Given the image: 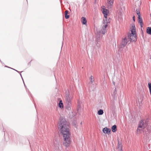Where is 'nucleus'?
Instances as JSON below:
<instances>
[{
    "mask_svg": "<svg viewBox=\"0 0 151 151\" xmlns=\"http://www.w3.org/2000/svg\"><path fill=\"white\" fill-rule=\"evenodd\" d=\"M5 67H7L9 68V67H8V66H5Z\"/></svg>",
    "mask_w": 151,
    "mask_h": 151,
    "instance_id": "72a5a7b5",
    "label": "nucleus"
},
{
    "mask_svg": "<svg viewBox=\"0 0 151 151\" xmlns=\"http://www.w3.org/2000/svg\"><path fill=\"white\" fill-rule=\"evenodd\" d=\"M136 11H137V15L138 16V17L140 16V12H139V11H138L137 10V9Z\"/></svg>",
    "mask_w": 151,
    "mask_h": 151,
    "instance_id": "4be33fe9",
    "label": "nucleus"
},
{
    "mask_svg": "<svg viewBox=\"0 0 151 151\" xmlns=\"http://www.w3.org/2000/svg\"><path fill=\"white\" fill-rule=\"evenodd\" d=\"M75 127H77V125H75Z\"/></svg>",
    "mask_w": 151,
    "mask_h": 151,
    "instance_id": "473e14b6",
    "label": "nucleus"
},
{
    "mask_svg": "<svg viewBox=\"0 0 151 151\" xmlns=\"http://www.w3.org/2000/svg\"><path fill=\"white\" fill-rule=\"evenodd\" d=\"M95 89V87L93 85H92L89 88V90L90 91H94Z\"/></svg>",
    "mask_w": 151,
    "mask_h": 151,
    "instance_id": "a211bd4d",
    "label": "nucleus"
},
{
    "mask_svg": "<svg viewBox=\"0 0 151 151\" xmlns=\"http://www.w3.org/2000/svg\"><path fill=\"white\" fill-rule=\"evenodd\" d=\"M72 99V96L69 93H68L66 94V109L68 110H70L71 109L70 107L71 105Z\"/></svg>",
    "mask_w": 151,
    "mask_h": 151,
    "instance_id": "20e7f679",
    "label": "nucleus"
},
{
    "mask_svg": "<svg viewBox=\"0 0 151 151\" xmlns=\"http://www.w3.org/2000/svg\"><path fill=\"white\" fill-rule=\"evenodd\" d=\"M112 131L113 132H114L117 130L116 126L115 125H114L111 128Z\"/></svg>",
    "mask_w": 151,
    "mask_h": 151,
    "instance_id": "ddd939ff",
    "label": "nucleus"
},
{
    "mask_svg": "<svg viewBox=\"0 0 151 151\" xmlns=\"http://www.w3.org/2000/svg\"><path fill=\"white\" fill-rule=\"evenodd\" d=\"M106 32V29H104V28L102 27L101 29V31L99 32V33L104 34Z\"/></svg>",
    "mask_w": 151,
    "mask_h": 151,
    "instance_id": "f8f14e48",
    "label": "nucleus"
},
{
    "mask_svg": "<svg viewBox=\"0 0 151 151\" xmlns=\"http://www.w3.org/2000/svg\"><path fill=\"white\" fill-rule=\"evenodd\" d=\"M149 119L141 120L139 122L137 129V133H139L143 130V134L146 138H149L151 133V124L149 123Z\"/></svg>",
    "mask_w": 151,
    "mask_h": 151,
    "instance_id": "f03ea898",
    "label": "nucleus"
},
{
    "mask_svg": "<svg viewBox=\"0 0 151 151\" xmlns=\"http://www.w3.org/2000/svg\"><path fill=\"white\" fill-rule=\"evenodd\" d=\"M120 151H123V150H122V149H121Z\"/></svg>",
    "mask_w": 151,
    "mask_h": 151,
    "instance_id": "2f4dec72",
    "label": "nucleus"
},
{
    "mask_svg": "<svg viewBox=\"0 0 151 151\" xmlns=\"http://www.w3.org/2000/svg\"><path fill=\"white\" fill-rule=\"evenodd\" d=\"M98 114L99 115H101L104 113V111L103 110L100 109L98 111Z\"/></svg>",
    "mask_w": 151,
    "mask_h": 151,
    "instance_id": "6ab92c4d",
    "label": "nucleus"
},
{
    "mask_svg": "<svg viewBox=\"0 0 151 151\" xmlns=\"http://www.w3.org/2000/svg\"><path fill=\"white\" fill-rule=\"evenodd\" d=\"M68 10H66L65 11V17L66 19H68L69 17V15H68Z\"/></svg>",
    "mask_w": 151,
    "mask_h": 151,
    "instance_id": "4468645a",
    "label": "nucleus"
},
{
    "mask_svg": "<svg viewBox=\"0 0 151 151\" xmlns=\"http://www.w3.org/2000/svg\"><path fill=\"white\" fill-rule=\"evenodd\" d=\"M58 106L60 108H63V105L62 100H60V101L59 103L58 104Z\"/></svg>",
    "mask_w": 151,
    "mask_h": 151,
    "instance_id": "f3484780",
    "label": "nucleus"
},
{
    "mask_svg": "<svg viewBox=\"0 0 151 151\" xmlns=\"http://www.w3.org/2000/svg\"><path fill=\"white\" fill-rule=\"evenodd\" d=\"M113 83L115 85V82H113Z\"/></svg>",
    "mask_w": 151,
    "mask_h": 151,
    "instance_id": "c756f323",
    "label": "nucleus"
},
{
    "mask_svg": "<svg viewBox=\"0 0 151 151\" xmlns=\"http://www.w3.org/2000/svg\"><path fill=\"white\" fill-rule=\"evenodd\" d=\"M103 131L104 133L109 134L111 132V129L107 127H105L103 129Z\"/></svg>",
    "mask_w": 151,
    "mask_h": 151,
    "instance_id": "6e6552de",
    "label": "nucleus"
},
{
    "mask_svg": "<svg viewBox=\"0 0 151 151\" xmlns=\"http://www.w3.org/2000/svg\"><path fill=\"white\" fill-rule=\"evenodd\" d=\"M11 68L13 69L14 70H15L17 72L19 73H21V72H22V71H21V72H20L19 71H17V70H15V69H13L12 68Z\"/></svg>",
    "mask_w": 151,
    "mask_h": 151,
    "instance_id": "a878e982",
    "label": "nucleus"
},
{
    "mask_svg": "<svg viewBox=\"0 0 151 151\" xmlns=\"http://www.w3.org/2000/svg\"><path fill=\"white\" fill-rule=\"evenodd\" d=\"M133 29L131 30V33L130 34L128 35L127 37L128 38L130 42H135L137 40V37L136 34V32L135 31H134V30H135V27L134 25V26H132Z\"/></svg>",
    "mask_w": 151,
    "mask_h": 151,
    "instance_id": "7ed1b4c3",
    "label": "nucleus"
},
{
    "mask_svg": "<svg viewBox=\"0 0 151 151\" xmlns=\"http://www.w3.org/2000/svg\"><path fill=\"white\" fill-rule=\"evenodd\" d=\"M109 12V10L106 9H104L102 12L103 14L105 19H106L107 17L108 14V13Z\"/></svg>",
    "mask_w": 151,
    "mask_h": 151,
    "instance_id": "1a4fd4ad",
    "label": "nucleus"
},
{
    "mask_svg": "<svg viewBox=\"0 0 151 151\" xmlns=\"http://www.w3.org/2000/svg\"><path fill=\"white\" fill-rule=\"evenodd\" d=\"M135 17L134 16L133 17H132V19H133V20L134 21V22H135Z\"/></svg>",
    "mask_w": 151,
    "mask_h": 151,
    "instance_id": "b1692460",
    "label": "nucleus"
},
{
    "mask_svg": "<svg viewBox=\"0 0 151 151\" xmlns=\"http://www.w3.org/2000/svg\"><path fill=\"white\" fill-rule=\"evenodd\" d=\"M81 22L83 24H86L87 23V20L86 18L84 17H82L81 18Z\"/></svg>",
    "mask_w": 151,
    "mask_h": 151,
    "instance_id": "9d476101",
    "label": "nucleus"
},
{
    "mask_svg": "<svg viewBox=\"0 0 151 151\" xmlns=\"http://www.w3.org/2000/svg\"><path fill=\"white\" fill-rule=\"evenodd\" d=\"M148 86L150 90V92L151 95V83H148Z\"/></svg>",
    "mask_w": 151,
    "mask_h": 151,
    "instance_id": "aec40b11",
    "label": "nucleus"
},
{
    "mask_svg": "<svg viewBox=\"0 0 151 151\" xmlns=\"http://www.w3.org/2000/svg\"><path fill=\"white\" fill-rule=\"evenodd\" d=\"M104 21L105 23H106V24L104 25L102 27L104 28V29H106L108 26L107 24L108 23H109V22L108 21H107L106 19H104Z\"/></svg>",
    "mask_w": 151,
    "mask_h": 151,
    "instance_id": "9b49d317",
    "label": "nucleus"
},
{
    "mask_svg": "<svg viewBox=\"0 0 151 151\" xmlns=\"http://www.w3.org/2000/svg\"><path fill=\"white\" fill-rule=\"evenodd\" d=\"M96 46L98 47H100L101 42V37L100 35H98L97 34L96 36Z\"/></svg>",
    "mask_w": 151,
    "mask_h": 151,
    "instance_id": "423d86ee",
    "label": "nucleus"
},
{
    "mask_svg": "<svg viewBox=\"0 0 151 151\" xmlns=\"http://www.w3.org/2000/svg\"><path fill=\"white\" fill-rule=\"evenodd\" d=\"M138 22L140 24L141 27L142 28L144 25L142 17L141 16L138 17Z\"/></svg>",
    "mask_w": 151,
    "mask_h": 151,
    "instance_id": "0eeeda50",
    "label": "nucleus"
},
{
    "mask_svg": "<svg viewBox=\"0 0 151 151\" xmlns=\"http://www.w3.org/2000/svg\"><path fill=\"white\" fill-rule=\"evenodd\" d=\"M11 68L13 69L14 70H15L17 72L19 73H21V72H22V71H21V72H20L19 71H17V70H15V69H13L12 68Z\"/></svg>",
    "mask_w": 151,
    "mask_h": 151,
    "instance_id": "393cba45",
    "label": "nucleus"
},
{
    "mask_svg": "<svg viewBox=\"0 0 151 151\" xmlns=\"http://www.w3.org/2000/svg\"><path fill=\"white\" fill-rule=\"evenodd\" d=\"M118 148L119 149V150H121L122 149V145L120 144H119V143H118Z\"/></svg>",
    "mask_w": 151,
    "mask_h": 151,
    "instance_id": "5701e85b",
    "label": "nucleus"
},
{
    "mask_svg": "<svg viewBox=\"0 0 151 151\" xmlns=\"http://www.w3.org/2000/svg\"><path fill=\"white\" fill-rule=\"evenodd\" d=\"M90 82H89V84H90L91 85V84L94 82V80L93 79L91 78V79H90Z\"/></svg>",
    "mask_w": 151,
    "mask_h": 151,
    "instance_id": "412c9836",
    "label": "nucleus"
},
{
    "mask_svg": "<svg viewBox=\"0 0 151 151\" xmlns=\"http://www.w3.org/2000/svg\"><path fill=\"white\" fill-rule=\"evenodd\" d=\"M58 124V128L60 129L61 132L64 139L63 145L66 147H68L70 145L71 142L70 133L69 129V126L63 117L60 118Z\"/></svg>",
    "mask_w": 151,
    "mask_h": 151,
    "instance_id": "f257e3e1",
    "label": "nucleus"
},
{
    "mask_svg": "<svg viewBox=\"0 0 151 151\" xmlns=\"http://www.w3.org/2000/svg\"><path fill=\"white\" fill-rule=\"evenodd\" d=\"M116 89H115V92H114V93H116Z\"/></svg>",
    "mask_w": 151,
    "mask_h": 151,
    "instance_id": "7c9ffc66",
    "label": "nucleus"
},
{
    "mask_svg": "<svg viewBox=\"0 0 151 151\" xmlns=\"http://www.w3.org/2000/svg\"><path fill=\"white\" fill-rule=\"evenodd\" d=\"M129 40L128 38H127V37H125L124 38H123L122 39V42L121 44L120 48H123L129 42Z\"/></svg>",
    "mask_w": 151,
    "mask_h": 151,
    "instance_id": "39448f33",
    "label": "nucleus"
},
{
    "mask_svg": "<svg viewBox=\"0 0 151 151\" xmlns=\"http://www.w3.org/2000/svg\"><path fill=\"white\" fill-rule=\"evenodd\" d=\"M147 32L148 34L151 35V27H147Z\"/></svg>",
    "mask_w": 151,
    "mask_h": 151,
    "instance_id": "dca6fc26",
    "label": "nucleus"
},
{
    "mask_svg": "<svg viewBox=\"0 0 151 151\" xmlns=\"http://www.w3.org/2000/svg\"><path fill=\"white\" fill-rule=\"evenodd\" d=\"M23 81V82H24V86H25L26 87V85H25V83H24V81Z\"/></svg>",
    "mask_w": 151,
    "mask_h": 151,
    "instance_id": "c85d7f7f",
    "label": "nucleus"
},
{
    "mask_svg": "<svg viewBox=\"0 0 151 151\" xmlns=\"http://www.w3.org/2000/svg\"><path fill=\"white\" fill-rule=\"evenodd\" d=\"M91 78H93V76H91V77L90 78V79H91Z\"/></svg>",
    "mask_w": 151,
    "mask_h": 151,
    "instance_id": "bb28decb",
    "label": "nucleus"
},
{
    "mask_svg": "<svg viewBox=\"0 0 151 151\" xmlns=\"http://www.w3.org/2000/svg\"><path fill=\"white\" fill-rule=\"evenodd\" d=\"M20 76H21V78H22V79L23 81V78H22V76L21 74V73H20Z\"/></svg>",
    "mask_w": 151,
    "mask_h": 151,
    "instance_id": "cd10ccee",
    "label": "nucleus"
},
{
    "mask_svg": "<svg viewBox=\"0 0 151 151\" xmlns=\"http://www.w3.org/2000/svg\"><path fill=\"white\" fill-rule=\"evenodd\" d=\"M114 1V0H108V3L110 5V7L113 5Z\"/></svg>",
    "mask_w": 151,
    "mask_h": 151,
    "instance_id": "2eb2a0df",
    "label": "nucleus"
}]
</instances>
